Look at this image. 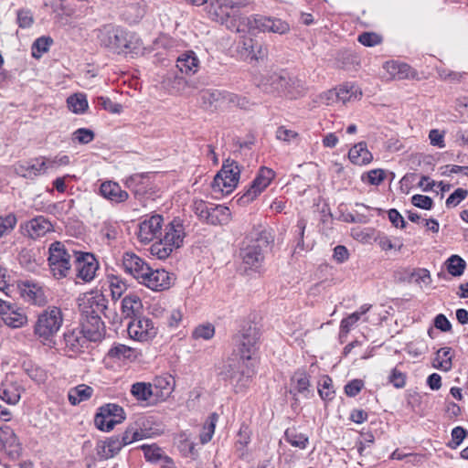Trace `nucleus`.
<instances>
[{"mask_svg": "<svg viewBox=\"0 0 468 468\" xmlns=\"http://www.w3.org/2000/svg\"><path fill=\"white\" fill-rule=\"evenodd\" d=\"M76 270L77 277L84 282H90L95 276V272L98 270V262L94 256L90 253L76 252Z\"/></svg>", "mask_w": 468, "mask_h": 468, "instance_id": "4468645a", "label": "nucleus"}, {"mask_svg": "<svg viewBox=\"0 0 468 468\" xmlns=\"http://www.w3.org/2000/svg\"><path fill=\"white\" fill-rule=\"evenodd\" d=\"M79 308L81 315H101L107 309L108 301L100 291H90L79 298Z\"/></svg>", "mask_w": 468, "mask_h": 468, "instance_id": "6e6552de", "label": "nucleus"}, {"mask_svg": "<svg viewBox=\"0 0 468 468\" xmlns=\"http://www.w3.org/2000/svg\"><path fill=\"white\" fill-rule=\"evenodd\" d=\"M350 161L358 165L369 164L372 159V154L367 150V144L360 142L354 145L348 153Z\"/></svg>", "mask_w": 468, "mask_h": 468, "instance_id": "cd10ccee", "label": "nucleus"}, {"mask_svg": "<svg viewBox=\"0 0 468 468\" xmlns=\"http://www.w3.org/2000/svg\"><path fill=\"white\" fill-rule=\"evenodd\" d=\"M94 136L95 134L91 130L88 128H80L72 133L71 139L73 142H77L81 144H87L94 139Z\"/></svg>", "mask_w": 468, "mask_h": 468, "instance_id": "864d4df0", "label": "nucleus"}, {"mask_svg": "<svg viewBox=\"0 0 468 468\" xmlns=\"http://www.w3.org/2000/svg\"><path fill=\"white\" fill-rule=\"evenodd\" d=\"M236 98L235 94L218 90H207L201 93L202 103L207 110H217L225 104L235 102Z\"/></svg>", "mask_w": 468, "mask_h": 468, "instance_id": "f3484780", "label": "nucleus"}, {"mask_svg": "<svg viewBox=\"0 0 468 468\" xmlns=\"http://www.w3.org/2000/svg\"><path fill=\"white\" fill-rule=\"evenodd\" d=\"M69 164V157L68 155L56 156L53 159L39 158L36 159L35 163L31 165V170H36L37 173H45L48 169H55Z\"/></svg>", "mask_w": 468, "mask_h": 468, "instance_id": "a878e982", "label": "nucleus"}, {"mask_svg": "<svg viewBox=\"0 0 468 468\" xmlns=\"http://www.w3.org/2000/svg\"><path fill=\"white\" fill-rule=\"evenodd\" d=\"M218 420V415L214 412L210 414L205 421L200 432V441L202 444L208 442L212 439Z\"/></svg>", "mask_w": 468, "mask_h": 468, "instance_id": "ea45409f", "label": "nucleus"}, {"mask_svg": "<svg viewBox=\"0 0 468 468\" xmlns=\"http://www.w3.org/2000/svg\"><path fill=\"white\" fill-rule=\"evenodd\" d=\"M468 432L465 429L461 426H457L452 431V441L449 445L452 448H455L459 446L464 438L467 436Z\"/></svg>", "mask_w": 468, "mask_h": 468, "instance_id": "0e129e2a", "label": "nucleus"}, {"mask_svg": "<svg viewBox=\"0 0 468 468\" xmlns=\"http://www.w3.org/2000/svg\"><path fill=\"white\" fill-rule=\"evenodd\" d=\"M93 388L88 385L80 384L69 390L68 399L71 405L76 406L91 398Z\"/></svg>", "mask_w": 468, "mask_h": 468, "instance_id": "2f4dec72", "label": "nucleus"}, {"mask_svg": "<svg viewBox=\"0 0 468 468\" xmlns=\"http://www.w3.org/2000/svg\"><path fill=\"white\" fill-rule=\"evenodd\" d=\"M275 176L272 169L262 166L250 187L237 199L240 206H245L253 201L267 186Z\"/></svg>", "mask_w": 468, "mask_h": 468, "instance_id": "0eeeda50", "label": "nucleus"}, {"mask_svg": "<svg viewBox=\"0 0 468 468\" xmlns=\"http://www.w3.org/2000/svg\"><path fill=\"white\" fill-rule=\"evenodd\" d=\"M133 349L125 346V345H116L112 346L109 352L108 356L112 358H118V359H125V358H131L133 356Z\"/></svg>", "mask_w": 468, "mask_h": 468, "instance_id": "09e8293b", "label": "nucleus"}, {"mask_svg": "<svg viewBox=\"0 0 468 468\" xmlns=\"http://www.w3.org/2000/svg\"><path fill=\"white\" fill-rule=\"evenodd\" d=\"M48 290L37 283L31 282V304L44 306L48 303Z\"/></svg>", "mask_w": 468, "mask_h": 468, "instance_id": "4c0bfd02", "label": "nucleus"}, {"mask_svg": "<svg viewBox=\"0 0 468 468\" xmlns=\"http://www.w3.org/2000/svg\"><path fill=\"white\" fill-rule=\"evenodd\" d=\"M143 308V303L138 295L129 293L122 301V312L126 317L137 315Z\"/></svg>", "mask_w": 468, "mask_h": 468, "instance_id": "7c9ffc66", "label": "nucleus"}, {"mask_svg": "<svg viewBox=\"0 0 468 468\" xmlns=\"http://www.w3.org/2000/svg\"><path fill=\"white\" fill-rule=\"evenodd\" d=\"M89 341H99L105 334V325L101 315H81V329Z\"/></svg>", "mask_w": 468, "mask_h": 468, "instance_id": "dca6fc26", "label": "nucleus"}, {"mask_svg": "<svg viewBox=\"0 0 468 468\" xmlns=\"http://www.w3.org/2000/svg\"><path fill=\"white\" fill-rule=\"evenodd\" d=\"M173 280V275L165 270H154L149 266L139 283L153 291H164L170 288Z\"/></svg>", "mask_w": 468, "mask_h": 468, "instance_id": "9b49d317", "label": "nucleus"}, {"mask_svg": "<svg viewBox=\"0 0 468 468\" xmlns=\"http://www.w3.org/2000/svg\"><path fill=\"white\" fill-rule=\"evenodd\" d=\"M465 267V261L458 255H452L447 261V270L452 276H461Z\"/></svg>", "mask_w": 468, "mask_h": 468, "instance_id": "de8ad7c7", "label": "nucleus"}, {"mask_svg": "<svg viewBox=\"0 0 468 468\" xmlns=\"http://www.w3.org/2000/svg\"><path fill=\"white\" fill-rule=\"evenodd\" d=\"M23 390L16 381L6 378L0 386V399L14 405L19 401Z\"/></svg>", "mask_w": 468, "mask_h": 468, "instance_id": "412c9836", "label": "nucleus"}, {"mask_svg": "<svg viewBox=\"0 0 468 468\" xmlns=\"http://www.w3.org/2000/svg\"><path fill=\"white\" fill-rule=\"evenodd\" d=\"M69 109L77 114L83 113L88 109L87 97L83 93H75L67 99Z\"/></svg>", "mask_w": 468, "mask_h": 468, "instance_id": "58836bf2", "label": "nucleus"}, {"mask_svg": "<svg viewBox=\"0 0 468 468\" xmlns=\"http://www.w3.org/2000/svg\"><path fill=\"white\" fill-rule=\"evenodd\" d=\"M87 340L88 338L85 335L78 329L70 330L64 334L66 348L73 353L80 351Z\"/></svg>", "mask_w": 468, "mask_h": 468, "instance_id": "c756f323", "label": "nucleus"}, {"mask_svg": "<svg viewBox=\"0 0 468 468\" xmlns=\"http://www.w3.org/2000/svg\"><path fill=\"white\" fill-rule=\"evenodd\" d=\"M239 174L240 169L237 162L228 159L211 183L213 192L222 195L231 193L238 185Z\"/></svg>", "mask_w": 468, "mask_h": 468, "instance_id": "39448f33", "label": "nucleus"}, {"mask_svg": "<svg viewBox=\"0 0 468 468\" xmlns=\"http://www.w3.org/2000/svg\"><path fill=\"white\" fill-rule=\"evenodd\" d=\"M318 392L323 399L331 400L333 399L335 391L333 390V382L330 378L326 377L324 378L323 382L320 383Z\"/></svg>", "mask_w": 468, "mask_h": 468, "instance_id": "e2e57ef3", "label": "nucleus"}, {"mask_svg": "<svg viewBox=\"0 0 468 468\" xmlns=\"http://www.w3.org/2000/svg\"><path fill=\"white\" fill-rule=\"evenodd\" d=\"M271 242V236L266 230L247 237L239 250L242 263L250 269H258L264 260V249Z\"/></svg>", "mask_w": 468, "mask_h": 468, "instance_id": "20e7f679", "label": "nucleus"}, {"mask_svg": "<svg viewBox=\"0 0 468 468\" xmlns=\"http://www.w3.org/2000/svg\"><path fill=\"white\" fill-rule=\"evenodd\" d=\"M163 225V218L160 215H154L144 219L138 225L137 237L142 243L153 241L160 233Z\"/></svg>", "mask_w": 468, "mask_h": 468, "instance_id": "2eb2a0df", "label": "nucleus"}, {"mask_svg": "<svg viewBox=\"0 0 468 468\" xmlns=\"http://www.w3.org/2000/svg\"><path fill=\"white\" fill-rule=\"evenodd\" d=\"M97 102L102 109L112 113H120L122 110V106L121 104L113 102L108 97H98Z\"/></svg>", "mask_w": 468, "mask_h": 468, "instance_id": "052dcab7", "label": "nucleus"}, {"mask_svg": "<svg viewBox=\"0 0 468 468\" xmlns=\"http://www.w3.org/2000/svg\"><path fill=\"white\" fill-rule=\"evenodd\" d=\"M147 178L146 175L135 174L127 178L125 184L128 188L132 189L135 195L139 194L141 189L137 188L140 184H144V180Z\"/></svg>", "mask_w": 468, "mask_h": 468, "instance_id": "69168bd1", "label": "nucleus"}, {"mask_svg": "<svg viewBox=\"0 0 468 468\" xmlns=\"http://www.w3.org/2000/svg\"><path fill=\"white\" fill-rule=\"evenodd\" d=\"M385 179L382 169H374L362 176V181L373 186H378Z\"/></svg>", "mask_w": 468, "mask_h": 468, "instance_id": "4d7b16f0", "label": "nucleus"}, {"mask_svg": "<svg viewBox=\"0 0 468 468\" xmlns=\"http://www.w3.org/2000/svg\"><path fill=\"white\" fill-rule=\"evenodd\" d=\"M131 393L137 400L142 401H147L153 395H154L152 384L145 382L134 383L132 386Z\"/></svg>", "mask_w": 468, "mask_h": 468, "instance_id": "e433bc0d", "label": "nucleus"}, {"mask_svg": "<svg viewBox=\"0 0 468 468\" xmlns=\"http://www.w3.org/2000/svg\"><path fill=\"white\" fill-rule=\"evenodd\" d=\"M186 237L183 222L179 218H174L165 228L163 239L151 246V253L160 260L168 258L171 253L183 245Z\"/></svg>", "mask_w": 468, "mask_h": 468, "instance_id": "7ed1b4c3", "label": "nucleus"}, {"mask_svg": "<svg viewBox=\"0 0 468 468\" xmlns=\"http://www.w3.org/2000/svg\"><path fill=\"white\" fill-rule=\"evenodd\" d=\"M292 381L293 383V388L299 393H304L308 390L310 382L309 378L304 372H298L292 377Z\"/></svg>", "mask_w": 468, "mask_h": 468, "instance_id": "6e6d98bb", "label": "nucleus"}, {"mask_svg": "<svg viewBox=\"0 0 468 468\" xmlns=\"http://www.w3.org/2000/svg\"><path fill=\"white\" fill-rule=\"evenodd\" d=\"M468 196V190L464 188H457L446 199V206L448 207H454L460 204Z\"/></svg>", "mask_w": 468, "mask_h": 468, "instance_id": "680f3d73", "label": "nucleus"}, {"mask_svg": "<svg viewBox=\"0 0 468 468\" xmlns=\"http://www.w3.org/2000/svg\"><path fill=\"white\" fill-rule=\"evenodd\" d=\"M215 335V327L211 324H200L195 328L192 336L195 339L209 340Z\"/></svg>", "mask_w": 468, "mask_h": 468, "instance_id": "8fccbe9b", "label": "nucleus"}, {"mask_svg": "<svg viewBox=\"0 0 468 468\" xmlns=\"http://www.w3.org/2000/svg\"><path fill=\"white\" fill-rule=\"evenodd\" d=\"M48 253V263L53 275L57 279L66 277L71 267V256L66 250L65 245L59 241H55L50 245Z\"/></svg>", "mask_w": 468, "mask_h": 468, "instance_id": "423d86ee", "label": "nucleus"}, {"mask_svg": "<svg viewBox=\"0 0 468 468\" xmlns=\"http://www.w3.org/2000/svg\"><path fill=\"white\" fill-rule=\"evenodd\" d=\"M254 373L246 359L229 358L222 364L218 375L229 381L236 393H239L249 388Z\"/></svg>", "mask_w": 468, "mask_h": 468, "instance_id": "f257e3e1", "label": "nucleus"}, {"mask_svg": "<svg viewBox=\"0 0 468 468\" xmlns=\"http://www.w3.org/2000/svg\"><path fill=\"white\" fill-rule=\"evenodd\" d=\"M113 52L123 55L138 54L142 49L140 38L133 33L119 29L115 36Z\"/></svg>", "mask_w": 468, "mask_h": 468, "instance_id": "ddd939ff", "label": "nucleus"}, {"mask_svg": "<svg viewBox=\"0 0 468 468\" xmlns=\"http://www.w3.org/2000/svg\"><path fill=\"white\" fill-rule=\"evenodd\" d=\"M253 29L282 35L290 31V25L278 18L257 16L253 18Z\"/></svg>", "mask_w": 468, "mask_h": 468, "instance_id": "6ab92c4d", "label": "nucleus"}, {"mask_svg": "<svg viewBox=\"0 0 468 468\" xmlns=\"http://www.w3.org/2000/svg\"><path fill=\"white\" fill-rule=\"evenodd\" d=\"M261 333L255 324L244 326L240 332V358L250 361L259 348Z\"/></svg>", "mask_w": 468, "mask_h": 468, "instance_id": "1a4fd4ad", "label": "nucleus"}, {"mask_svg": "<svg viewBox=\"0 0 468 468\" xmlns=\"http://www.w3.org/2000/svg\"><path fill=\"white\" fill-rule=\"evenodd\" d=\"M123 447L119 437L113 436L105 441H100L97 443V454L101 459H110L114 457Z\"/></svg>", "mask_w": 468, "mask_h": 468, "instance_id": "5701e85b", "label": "nucleus"}, {"mask_svg": "<svg viewBox=\"0 0 468 468\" xmlns=\"http://www.w3.org/2000/svg\"><path fill=\"white\" fill-rule=\"evenodd\" d=\"M212 203L206 202L202 199H197L193 202V210L198 218L205 222L209 215V209Z\"/></svg>", "mask_w": 468, "mask_h": 468, "instance_id": "5fc2aeb1", "label": "nucleus"}, {"mask_svg": "<svg viewBox=\"0 0 468 468\" xmlns=\"http://www.w3.org/2000/svg\"><path fill=\"white\" fill-rule=\"evenodd\" d=\"M411 203L415 207L422 209H431L433 205L432 199L430 197L423 195H414L411 197Z\"/></svg>", "mask_w": 468, "mask_h": 468, "instance_id": "774afa93", "label": "nucleus"}, {"mask_svg": "<svg viewBox=\"0 0 468 468\" xmlns=\"http://www.w3.org/2000/svg\"><path fill=\"white\" fill-rule=\"evenodd\" d=\"M3 321L5 324L13 328H18L27 322V317L25 314L21 313L18 309L12 308Z\"/></svg>", "mask_w": 468, "mask_h": 468, "instance_id": "79ce46f5", "label": "nucleus"}, {"mask_svg": "<svg viewBox=\"0 0 468 468\" xmlns=\"http://www.w3.org/2000/svg\"><path fill=\"white\" fill-rule=\"evenodd\" d=\"M152 387L155 389L154 395L156 397L165 399L175 388V380L170 375L156 377Z\"/></svg>", "mask_w": 468, "mask_h": 468, "instance_id": "c85d7f7f", "label": "nucleus"}, {"mask_svg": "<svg viewBox=\"0 0 468 468\" xmlns=\"http://www.w3.org/2000/svg\"><path fill=\"white\" fill-rule=\"evenodd\" d=\"M451 353L452 349L450 347H442L438 350L433 367L445 372L449 371L452 366Z\"/></svg>", "mask_w": 468, "mask_h": 468, "instance_id": "c9c22d12", "label": "nucleus"}, {"mask_svg": "<svg viewBox=\"0 0 468 468\" xmlns=\"http://www.w3.org/2000/svg\"><path fill=\"white\" fill-rule=\"evenodd\" d=\"M16 218L14 215L10 214L5 218H0V238L8 231H11L16 226Z\"/></svg>", "mask_w": 468, "mask_h": 468, "instance_id": "338daca9", "label": "nucleus"}, {"mask_svg": "<svg viewBox=\"0 0 468 468\" xmlns=\"http://www.w3.org/2000/svg\"><path fill=\"white\" fill-rule=\"evenodd\" d=\"M384 69L393 79L404 80L411 76V68L406 63L388 61L384 64Z\"/></svg>", "mask_w": 468, "mask_h": 468, "instance_id": "473e14b6", "label": "nucleus"}, {"mask_svg": "<svg viewBox=\"0 0 468 468\" xmlns=\"http://www.w3.org/2000/svg\"><path fill=\"white\" fill-rule=\"evenodd\" d=\"M288 83L287 78L277 73H271L262 77L261 80L258 81L257 85L263 91L271 93L274 91H284V88H286V84Z\"/></svg>", "mask_w": 468, "mask_h": 468, "instance_id": "b1692460", "label": "nucleus"}, {"mask_svg": "<svg viewBox=\"0 0 468 468\" xmlns=\"http://www.w3.org/2000/svg\"><path fill=\"white\" fill-rule=\"evenodd\" d=\"M285 440L293 447L305 449L309 439L303 433H298L295 430L288 429L284 434Z\"/></svg>", "mask_w": 468, "mask_h": 468, "instance_id": "c03bdc74", "label": "nucleus"}, {"mask_svg": "<svg viewBox=\"0 0 468 468\" xmlns=\"http://www.w3.org/2000/svg\"><path fill=\"white\" fill-rule=\"evenodd\" d=\"M94 423L95 426L102 431H110L116 425L114 421L111 418L106 416V414L102 412L101 410L95 415Z\"/></svg>", "mask_w": 468, "mask_h": 468, "instance_id": "3c124183", "label": "nucleus"}, {"mask_svg": "<svg viewBox=\"0 0 468 468\" xmlns=\"http://www.w3.org/2000/svg\"><path fill=\"white\" fill-rule=\"evenodd\" d=\"M102 412L111 418L115 424H119L125 420V413L123 409L113 403L106 404L100 408Z\"/></svg>", "mask_w": 468, "mask_h": 468, "instance_id": "37998d69", "label": "nucleus"}, {"mask_svg": "<svg viewBox=\"0 0 468 468\" xmlns=\"http://www.w3.org/2000/svg\"><path fill=\"white\" fill-rule=\"evenodd\" d=\"M119 29V27L111 24L104 25L98 28L95 33L100 45L112 51L115 44V36L118 35Z\"/></svg>", "mask_w": 468, "mask_h": 468, "instance_id": "bb28decb", "label": "nucleus"}, {"mask_svg": "<svg viewBox=\"0 0 468 468\" xmlns=\"http://www.w3.org/2000/svg\"><path fill=\"white\" fill-rule=\"evenodd\" d=\"M100 193L104 198L114 203H122L129 197L128 193L122 190L118 183L112 181L103 182Z\"/></svg>", "mask_w": 468, "mask_h": 468, "instance_id": "4be33fe9", "label": "nucleus"}, {"mask_svg": "<svg viewBox=\"0 0 468 468\" xmlns=\"http://www.w3.org/2000/svg\"><path fill=\"white\" fill-rule=\"evenodd\" d=\"M358 41L366 47H374L381 43L382 37L374 32H364L358 36Z\"/></svg>", "mask_w": 468, "mask_h": 468, "instance_id": "bf43d9fd", "label": "nucleus"}, {"mask_svg": "<svg viewBox=\"0 0 468 468\" xmlns=\"http://www.w3.org/2000/svg\"><path fill=\"white\" fill-rule=\"evenodd\" d=\"M123 16L129 23H136L144 15V9L140 3H133L125 7Z\"/></svg>", "mask_w": 468, "mask_h": 468, "instance_id": "a18cd8bd", "label": "nucleus"}, {"mask_svg": "<svg viewBox=\"0 0 468 468\" xmlns=\"http://www.w3.org/2000/svg\"><path fill=\"white\" fill-rule=\"evenodd\" d=\"M243 48L251 54V59L258 60L265 56V52L262 50L261 46L257 44L254 45L251 38L245 39L243 41Z\"/></svg>", "mask_w": 468, "mask_h": 468, "instance_id": "13d9d810", "label": "nucleus"}, {"mask_svg": "<svg viewBox=\"0 0 468 468\" xmlns=\"http://www.w3.org/2000/svg\"><path fill=\"white\" fill-rule=\"evenodd\" d=\"M338 101L346 104L347 101L352 100L360 99L362 96L361 90L355 85L345 84L336 89Z\"/></svg>", "mask_w": 468, "mask_h": 468, "instance_id": "72a5a7b5", "label": "nucleus"}, {"mask_svg": "<svg viewBox=\"0 0 468 468\" xmlns=\"http://www.w3.org/2000/svg\"><path fill=\"white\" fill-rule=\"evenodd\" d=\"M128 335L131 338L145 342L154 338L157 334V329L151 319L139 317L131 321L127 327Z\"/></svg>", "mask_w": 468, "mask_h": 468, "instance_id": "f8f14e48", "label": "nucleus"}, {"mask_svg": "<svg viewBox=\"0 0 468 468\" xmlns=\"http://www.w3.org/2000/svg\"><path fill=\"white\" fill-rule=\"evenodd\" d=\"M122 267L126 273L132 275L138 282L148 271L149 264L133 252H125L122 256Z\"/></svg>", "mask_w": 468, "mask_h": 468, "instance_id": "a211bd4d", "label": "nucleus"}, {"mask_svg": "<svg viewBox=\"0 0 468 468\" xmlns=\"http://www.w3.org/2000/svg\"><path fill=\"white\" fill-rule=\"evenodd\" d=\"M63 323L60 308L56 306L44 310L36 321L34 334L44 346L53 347L56 345L55 336Z\"/></svg>", "mask_w": 468, "mask_h": 468, "instance_id": "f03ea898", "label": "nucleus"}, {"mask_svg": "<svg viewBox=\"0 0 468 468\" xmlns=\"http://www.w3.org/2000/svg\"><path fill=\"white\" fill-rule=\"evenodd\" d=\"M231 212L228 207L212 204L205 222L213 226H225L231 221Z\"/></svg>", "mask_w": 468, "mask_h": 468, "instance_id": "393cba45", "label": "nucleus"}, {"mask_svg": "<svg viewBox=\"0 0 468 468\" xmlns=\"http://www.w3.org/2000/svg\"><path fill=\"white\" fill-rule=\"evenodd\" d=\"M287 80L289 83L286 84L284 91H287L289 95L292 97H296L304 93L306 89L304 83L302 80L298 79H287Z\"/></svg>", "mask_w": 468, "mask_h": 468, "instance_id": "603ef678", "label": "nucleus"}, {"mask_svg": "<svg viewBox=\"0 0 468 468\" xmlns=\"http://www.w3.org/2000/svg\"><path fill=\"white\" fill-rule=\"evenodd\" d=\"M52 230V224L44 217L37 216L31 218V239L41 237Z\"/></svg>", "mask_w": 468, "mask_h": 468, "instance_id": "f704fd0d", "label": "nucleus"}, {"mask_svg": "<svg viewBox=\"0 0 468 468\" xmlns=\"http://www.w3.org/2000/svg\"><path fill=\"white\" fill-rule=\"evenodd\" d=\"M249 5L247 0L234 2L231 0H225L223 4H221V8L229 7L232 10V16L229 14H227L228 18L226 19V27L234 32H245L246 30L253 29V20H250L249 17L245 16H236L235 9H239L240 7H245Z\"/></svg>", "mask_w": 468, "mask_h": 468, "instance_id": "9d476101", "label": "nucleus"}, {"mask_svg": "<svg viewBox=\"0 0 468 468\" xmlns=\"http://www.w3.org/2000/svg\"><path fill=\"white\" fill-rule=\"evenodd\" d=\"M53 44V39L50 37L43 36L37 38L31 46V56L39 58L44 53L49 50V48Z\"/></svg>", "mask_w": 468, "mask_h": 468, "instance_id": "a19ab883", "label": "nucleus"}, {"mask_svg": "<svg viewBox=\"0 0 468 468\" xmlns=\"http://www.w3.org/2000/svg\"><path fill=\"white\" fill-rule=\"evenodd\" d=\"M176 68L181 73L192 76L198 71L200 60L194 51L188 50L178 56Z\"/></svg>", "mask_w": 468, "mask_h": 468, "instance_id": "aec40b11", "label": "nucleus"}, {"mask_svg": "<svg viewBox=\"0 0 468 468\" xmlns=\"http://www.w3.org/2000/svg\"><path fill=\"white\" fill-rule=\"evenodd\" d=\"M109 288L113 300L120 299L127 290V284L117 276L109 277Z\"/></svg>", "mask_w": 468, "mask_h": 468, "instance_id": "49530a36", "label": "nucleus"}]
</instances>
